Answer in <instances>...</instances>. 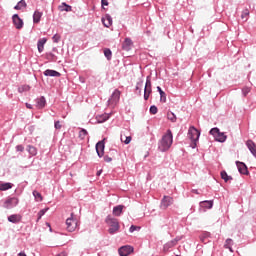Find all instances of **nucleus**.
Masks as SVG:
<instances>
[{"label":"nucleus","instance_id":"obj_1","mask_svg":"<svg viewBox=\"0 0 256 256\" xmlns=\"http://www.w3.org/2000/svg\"><path fill=\"white\" fill-rule=\"evenodd\" d=\"M171 145H173V132H171V129H168L158 142V150L161 153H165L171 149Z\"/></svg>","mask_w":256,"mask_h":256},{"label":"nucleus","instance_id":"obj_2","mask_svg":"<svg viewBox=\"0 0 256 256\" xmlns=\"http://www.w3.org/2000/svg\"><path fill=\"white\" fill-rule=\"evenodd\" d=\"M105 222L110 227L108 229V232L110 233V235H115V233H117V231H119V229L121 227L119 225V220H117V218L112 217L111 215H108L106 217Z\"/></svg>","mask_w":256,"mask_h":256},{"label":"nucleus","instance_id":"obj_3","mask_svg":"<svg viewBox=\"0 0 256 256\" xmlns=\"http://www.w3.org/2000/svg\"><path fill=\"white\" fill-rule=\"evenodd\" d=\"M209 133L214 137L215 141H217L218 143H225V141H227V135L221 132V130H219V128L217 127L212 128L209 131Z\"/></svg>","mask_w":256,"mask_h":256},{"label":"nucleus","instance_id":"obj_4","mask_svg":"<svg viewBox=\"0 0 256 256\" xmlns=\"http://www.w3.org/2000/svg\"><path fill=\"white\" fill-rule=\"evenodd\" d=\"M77 225H79V221L75 218V214L71 213L70 217L66 219V229L69 233H73L75 229H77Z\"/></svg>","mask_w":256,"mask_h":256},{"label":"nucleus","instance_id":"obj_5","mask_svg":"<svg viewBox=\"0 0 256 256\" xmlns=\"http://www.w3.org/2000/svg\"><path fill=\"white\" fill-rule=\"evenodd\" d=\"M199 137H201V132L195 126H190L188 129V139L196 142L199 141Z\"/></svg>","mask_w":256,"mask_h":256},{"label":"nucleus","instance_id":"obj_6","mask_svg":"<svg viewBox=\"0 0 256 256\" xmlns=\"http://www.w3.org/2000/svg\"><path fill=\"white\" fill-rule=\"evenodd\" d=\"M121 99V91L119 89H115L108 99V105H117L119 100Z\"/></svg>","mask_w":256,"mask_h":256},{"label":"nucleus","instance_id":"obj_7","mask_svg":"<svg viewBox=\"0 0 256 256\" xmlns=\"http://www.w3.org/2000/svg\"><path fill=\"white\" fill-rule=\"evenodd\" d=\"M17 205H19V198L12 197V198H8L7 200H5V202L3 204V208L4 209H13V207H17Z\"/></svg>","mask_w":256,"mask_h":256},{"label":"nucleus","instance_id":"obj_8","mask_svg":"<svg viewBox=\"0 0 256 256\" xmlns=\"http://www.w3.org/2000/svg\"><path fill=\"white\" fill-rule=\"evenodd\" d=\"M173 205V197L164 196L161 200L160 208L165 210Z\"/></svg>","mask_w":256,"mask_h":256},{"label":"nucleus","instance_id":"obj_9","mask_svg":"<svg viewBox=\"0 0 256 256\" xmlns=\"http://www.w3.org/2000/svg\"><path fill=\"white\" fill-rule=\"evenodd\" d=\"M133 246L125 245L118 249V253L120 256H129L130 253H133Z\"/></svg>","mask_w":256,"mask_h":256},{"label":"nucleus","instance_id":"obj_10","mask_svg":"<svg viewBox=\"0 0 256 256\" xmlns=\"http://www.w3.org/2000/svg\"><path fill=\"white\" fill-rule=\"evenodd\" d=\"M96 152L98 157H103V155L105 154V141L101 140L98 143H96Z\"/></svg>","mask_w":256,"mask_h":256},{"label":"nucleus","instance_id":"obj_11","mask_svg":"<svg viewBox=\"0 0 256 256\" xmlns=\"http://www.w3.org/2000/svg\"><path fill=\"white\" fill-rule=\"evenodd\" d=\"M236 166L240 175H249V170L245 163L236 161Z\"/></svg>","mask_w":256,"mask_h":256},{"label":"nucleus","instance_id":"obj_12","mask_svg":"<svg viewBox=\"0 0 256 256\" xmlns=\"http://www.w3.org/2000/svg\"><path fill=\"white\" fill-rule=\"evenodd\" d=\"M12 21H13L16 29H23V19H21V17H19V14H14L12 16Z\"/></svg>","mask_w":256,"mask_h":256},{"label":"nucleus","instance_id":"obj_13","mask_svg":"<svg viewBox=\"0 0 256 256\" xmlns=\"http://www.w3.org/2000/svg\"><path fill=\"white\" fill-rule=\"evenodd\" d=\"M35 103L37 109H45L47 106V99H45V96H41L35 99Z\"/></svg>","mask_w":256,"mask_h":256},{"label":"nucleus","instance_id":"obj_14","mask_svg":"<svg viewBox=\"0 0 256 256\" xmlns=\"http://www.w3.org/2000/svg\"><path fill=\"white\" fill-rule=\"evenodd\" d=\"M131 49H133V40L131 38H125L122 43V50L131 51Z\"/></svg>","mask_w":256,"mask_h":256},{"label":"nucleus","instance_id":"obj_15","mask_svg":"<svg viewBox=\"0 0 256 256\" xmlns=\"http://www.w3.org/2000/svg\"><path fill=\"white\" fill-rule=\"evenodd\" d=\"M179 241H180L179 238H175L171 241H168L166 244H164L163 251L167 252V251H169V249H173V247H175V245H177V243H179Z\"/></svg>","mask_w":256,"mask_h":256},{"label":"nucleus","instance_id":"obj_16","mask_svg":"<svg viewBox=\"0 0 256 256\" xmlns=\"http://www.w3.org/2000/svg\"><path fill=\"white\" fill-rule=\"evenodd\" d=\"M23 219V216H21V214H12L10 216H8V221L9 223H21V220Z\"/></svg>","mask_w":256,"mask_h":256},{"label":"nucleus","instance_id":"obj_17","mask_svg":"<svg viewBox=\"0 0 256 256\" xmlns=\"http://www.w3.org/2000/svg\"><path fill=\"white\" fill-rule=\"evenodd\" d=\"M102 23L104 25V27H111V25H113V18L111 17V15L106 14L104 18H102Z\"/></svg>","mask_w":256,"mask_h":256},{"label":"nucleus","instance_id":"obj_18","mask_svg":"<svg viewBox=\"0 0 256 256\" xmlns=\"http://www.w3.org/2000/svg\"><path fill=\"white\" fill-rule=\"evenodd\" d=\"M45 77H61V73L57 72V70H51V69H46L44 71Z\"/></svg>","mask_w":256,"mask_h":256},{"label":"nucleus","instance_id":"obj_19","mask_svg":"<svg viewBox=\"0 0 256 256\" xmlns=\"http://www.w3.org/2000/svg\"><path fill=\"white\" fill-rule=\"evenodd\" d=\"M125 208L124 205H118L115 206L112 210V213L115 217H121V214L123 213V209Z\"/></svg>","mask_w":256,"mask_h":256},{"label":"nucleus","instance_id":"obj_20","mask_svg":"<svg viewBox=\"0 0 256 256\" xmlns=\"http://www.w3.org/2000/svg\"><path fill=\"white\" fill-rule=\"evenodd\" d=\"M201 209H213V200H204L200 202Z\"/></svg>","mask_w":256,"mask_h":256},{"label":"nucleus","instance_id":"obj_21","mask_svg":"<svg viewBox=\"0 0 256 256\" xmlns=\"http://www.w3.org/2000/svg\"><path fill=\"white\" fill-rule=\"evenodd\" d=\"M42 17H43V12H39V10L34 11L33 23L34 24L40 23Z\"/></svg>","mask_w":256,"mask_h":256},{"label":"nucleus","instance_id":"obj_22","mask_svg":"<svg viewBox=\"0 0 256 256\" xmlns=\"http://www.w3.org/2000/svg\"><path fill=\"white\" fill-rule=\"evenodd\" d=\"M45 43H47L46 38L39 39L37 42V48L39 53H43V50L45 49Z\"/></svg>","mask_w":256,"mask_h":256},{"label":"nucleus","instance_id":"obj_23","mask_svg":"<svg viewBox=\"0 0 256 256\" xmlns=\"http://www.w3.org/2000/svg\"><path fill=\"white\" fill-rule=\"evenodd\" d=\"M157 91L160 94V101H162V103H166L167 95L165 94V91H163V89H161V86H157Z\"/></svg>","mask_w":256,"mask_h":256},{"label":"nucleus","instance_id":"obj_24","mask_svg":"<svg viewBox=\"0 0 256 256\" xmlns=\"http://www.w3.org/2000/svg\"><path fill=\"white\" fill-rule=\"evenodd\" d=\"M111 117L110 114H102L99 116H96V120L98 123H105V121H109V118Z\"/></svg>","mask_w":256,"mask_h":256},{"label":"nucleus","instance_id":"obj_25","mask_svg":"<svg viewBox=\"0 0 256 256\" xmlns=\"http://www.w3.org/2000/svg\"><path fill=\"white\" fill-rule=\"evenodd\" d=\"M27 7V2L25 0H20L17 5L14 6L16 11H21V9H25Z\"/></svg>","mask_w":256,"mask_h":256},{"label":"nucleus","instance_id":"obj_26","mask_svg":"<svg viewBox=\"0 0 256 256\" xmlns=\"http://www.w3.org/2000/svg\"><path fill=\"white\" fill-rule=\"evenodd\" d=\"M60 11H66L67 13H69L70 11H73V8L71 7V5L63 2L60 7H59Z\"/></svg>","mask_w":256,"mask_h":256},{"label":"nucleus","instance_id":"obj_27","mask_svg":"<svg viewBox=\"0 0 256 256\" xmlns=\"http://www.w3.org/2000/svg\"><path fill=\"white\" fill-rule=\"evenodd\" d=\"M220 175H221V179H223V181H225V183H227V181H233V177L228 176L227 171H225V170L221 171Z\"/></svg>","mask_w":256,"mask_h":256},{"label":"nucleus","instance_id":"obj_28","mask_svg":"<svg viewBox=\"0 0 256 256\" xmlns=\"http://www.w3.org/2000/svg\"><path fill=\"white\" fill-rule=\"evenodd\" d=\"M12 188H13V184L9 182L0 184V191H9V189H12Z\"/></svg>","mask_w":256,"mask_h":256},{"label":"nucleus","instance_id":"obj_29","mask_svg":"<svg viewBox=\"0 0 256 256\" xmlns=\"http://www.w3.org/2000/svg\"><path fill=\"white\" fill-rule=\"evenodd\" d=\"M211 236V234L209 232H204L202 235H200V241L201 243H209V237Z\"/></svg>","mask_w":256,"mask_h":256},{"label":"nucleus","instance_id":"obj_30","mask_svg":"<svg viewBox=\"0 0 256 256\" xmlns=\"http://www.w3.org/2000/svg\"><path fill=\"white\" fill-rule=\"evenodd\" d=\"M104 56L106 57L107 61H111V59H113V52H111V49H104Z\"/></svg>","mask_w":256,"mask_h":256},{"label":"nucleus","instance_id":"obj_31","mask_svg":"<svg viewBox=\"0 0 256 256\" xmlns=\"http://www.w3.org/2000/svg\"><path fill=\"white\" fill-rule=\"evenodd\" d=\"M151 93H153L152 88H144V100L145 101H149V97H150Z\"/></svg>","mask_w":256,"mask_h":256},{"label":"nucleus","instance_id":"obj_32","mask_svg":"<svg viewBox=\"0 0 256 256\" xmlns=\"http://www.w3.org/2000/svg\"><path fill=\"white\" fill-rule=\"evenodd\" d=\"M167 119L169 121H171V123H176L177 122V116L175 115V113H173L171 111L167 113Z\"/></svg>","mask_w":256,"mask_h":256},{"label":"nucleus","instance_id":"obj_33","mask_svg":"<svg viewBox=\"0 0 256 256\" xmlns=\"http://www.w3.org/2000/svg\"><path fill=\"white\" fill-rule=\"evenodd\" d=\"M27 151L30 155H32V157H35V155H37V148L35 146L28 145Z\"/></svg>","mask_w":256,"mask_h":256},{"label":"nucleus","instance_id":"obj_34","mask_svg":"<svg viewBox=\"0 0 256 256\" xmlns=\"http://www.w3.org/2000/svg\"><path fill=\"white\" fill-rule=\"evenodd\" d=\"M142 87H143V80H140L136 83V86H135V91L136 93H138V95H141L142 93Z\"/></svg>","mask_w":256,"mask_h":256},{"label":"nucleus","instance_id":"obj_35","mask_svg":"<svg viewBox=\"0 0 256 256\" xmlns=\"http://www.w3.org/2000/svg\"><path fill=\"white\" fill-rule=\"evenodd\" d=\"M46 59L48 61H52L55 63L57 61V56L50 52V53L46 54Z\"/></svg>","mask_w":256,"mask_h":256},{"label":"nucleus","instance_id":"obj_36","mask_svg":"<svg viewBox=\"0 0 256 256\" xmlns=\"http://www.w3.org/2000/svg\"><path fill=\"white\" fill-rule=\"evenodd\" d=\"M33 196L36 201H43V196L37 190L33 191Z\"/></svg>","mask_w":256,"mask_h":256},{"label":"nucleus","instance_id":"obj_37","mask_svg":"<svg viewBox=\"0 0 256 256\" xmlns=\"http://www.w3.org/2000/svg\"><path fill=\"white\" fill-rule=\"evenodd\" d=\"M88 135H89V132H87V130H85V128H82L79 132L80 139H85V137H87Z\"/></svg>","mask_w":256,"mask_h":256},{"label":"nucleus","instance_id":"obj_38","mask_svg":"<svg viewBox=\"0 0 256 256\" xmlns=\"http://www.w3.org/2000/svg\"><path fill=\"white\" fill-rule=\"evenodd\" d=\"M241 19H245V21H247V19H249V9L246 8L242 11Z\"/></svg>","mask_w":256,"mask_h":256},{"label":"nucleus","instance_id":"obj_39","mask_svg":"<svg viewBox=\"0 0 256 256\" xmlns=\"http://www.w3.org/2000/svg\"><path fill=\"white\" fill-rule=\"evenodd\" d=\"M47 211H49V208H44V209L40 210L38 212L37 221H39L43 217V215H45L47 213Z\"/></svg>","mask_w":256,"mask_h":256},{"label":"nucleus","instance_id":"obj_40","mask_svg":"<svg viewBox=\"0 0 256 256\" xmlns=\"http://www.w3.org/2000/svg\"><path fill=\"white\" fill-rule=\"evenodd\" d=\"M144 89H152L151 86V76L146 77V83H145V88Z\"/></svg>","mask_w":256,"mask_h":256},{"label":"nucleus","instance_id":"obj_41","mask_svg":"<svg viewBox=\"0 0 256 256\" xmlns=\"http://www.w3.org/2000/svg\"><path fill=\"white\" fill-rule=\"evenodd\" d=\"M249 93H251V88H249L247 86L242 88V95H243V97H247V95H249Z\"/></svg>","mask_w":256,"mask_h":256},{"label":"nucleus","instance_id":"obj_42","mask_svg":"<svg viewBox=\"0 0 256 256\" xmlns=\"http://www.w3.org/2000/svg\"><path fill=\"white\" fill-rule=\"evenodd\" d=\"M157 111H159L157 106L155 105L150 106L149 112L151 113V115H157Z\"/></svg>","mask_w":256,"mask_h":256},{"label":"nucleus","instance_id":"obj_43","mask_svg":"<svg viewBox=\"0 0 256 256\" xmlns=\"http://www.w3.org/2000/svg\"><path fill=\"white\" fill-rule=\"evenodd\" d=\"M135 231H141V227L131 225L130 228H129V233H135Z\"/></svg>","mask_w":256,"mask_h":256},{"label":"nucleus","instance_id":"obj_44","mask_svg":"<svg viewBox=\"0 0 256 256\" xmlns=\"http://www.w3.org/2000/svg\"><path fill=\"white\" fill-rule=\"evenodd\" d=\"M132 139L133 138L131 136H126L125 140H123V136H121V141H122V143H125V145H129V143H131Z\"/></svg>","mask_w":256,"mask_h":256},{"label":"nucleus","instance_id":"obj_45","mask_svg":"<svg viewBox=\"0 0 256 256\" xmlns=\"http://www.w3.org/2000/svg\"><path fill=\"white\" fill-rule=\"evenodd\" d=\"M52 41H53V43H59V41H61V35L54 34L52 37Z\"/></svg>","mask_w":256,"mask_h":256},{"label":"nucleus","instance_id":"obj_46","mask_svg":"<svg viewBox=\"0 0 256 256\" xmlns=\"http://www.w3.org/2000/svg\"><path fill=\"white\" fill-rule=\"evenodd\" d=\"M30 89H31V87H29V85H24L21 88H18V92L23 93L25 91H29Z\"/></svg>","mask_w":256,"mask_h":256},{"label":"nucleus","instance_id":"obj_47","mask_svg":"<svg viewBox=\"0 0 256 256\" xmlns=\"http://www.w3.org/2000/svg\"><path fill=\"white\" fill-rule=\"evenodd\" d=\"M16 151L23 153V151H25V147H23V145H17L16 146Z\"/></svg>","mask_w":256,"mask_h":256},{"label":"nucleus","instance_id":"obj_48","mask_svg":"<svg viewBox=\"0 0 256 256\" xmlns=\"http://www.w3.org/2000/svg\"><path fill=\"white\" fill-rule=\"evenodd\" d=\"M231 245H233V239H230V238L226 239L225 247L227 246L231 247Z\"/></svg>","mask_w":256,"mask_h":256},{"label":"nucleus","instance_id":"obj_49","mask_svg":"<svg viewBox=\"0 0 256 256\" xmlns=\"http://www.w3.org/2000/svg\"><path fill=\"white\" fill-rule=\"evenodd\" d=\"M54 127H55V129H61V122L60 121H55L54 122Z\"/></svg>","mask_w":256,"mask_h":256},{"label":"nucleus","instance_id":"obj_50","mask_svg":"<svg viewBox=\"0 0 256 256\" xmlns=\"http://www.w3.org/2000/svg\"><path fill=\"white\" fill-rule=\"evenodd\" d=\"M101 5H102V7L109 6V0H101Z\"/></svg>","mask_w":256,"mask_h":256},{"label":"nucleus","instance_id":"obj_51","mask_svg":"<svg viewBox=\"0 0 256 256\" xmlns=\"http://www.w3.org/2000/svg\"><path fill=\"white\" fill-rule=\"evenodd\" d=\"M104 161L106 162V163H111V161H113V158H111V157H109V156H104Z\"/></svg>","mask_w":256,"mask_h":256},{"label":"nucleus","instance_id":"obj_52","mask_svg":"<svg viewBox=\"0 0 256 256\" xmlns=\"http://www.w3.org/2000/svg\"><path fill=\"white\" fill-rule=\"evenodd\" d=\"M190 147H192L193 149H195L197 147V141H192V144L190 145Z\"/></svg>","mask_w":256,"mask_h":256},{"label":"nucleus","instance_id":"obj_53","mask_svg":"<svg viewBox=\"0 0 256 256\" xmlns=\"http://www.w3.org/2000/svg\"><path fill=\"white\" fill-rule=\"evenodd\" d=\"M26 108L27 109H33V105L29 104V103H26Z\"/></svg>","mask_w":256,"mask_h":256},{"label":"nucleus","instance_id":"obj_54","mask_svg":"<svg viewBox=\"0 0 256 256\" xmlns=\"http://www.w3.org/2000/svg\"><path fill=\"white\" fill-rule=\"evenodd\" d=\"M192 192L195 193V195H199V190L197 189H192Z\"/></svg>","mask_w":256,"mask_h":256},{"label":"nucleus","instance_id":"obj_55","mask_svg":"<svg viewBox=\"0 0 256 256\" xmlns=\"http://www.w3.org/2000/svg\"><path fill=\"white\" fill-rule=\"evenodd\" d=\"M102 173H103V170H99V171L96 173L97 177H99Z\"/></svg>","mask_w":256,"mask_h":256},{"label":"nucleus","instance_id":"obj_56","mask_svg":"<svg viewBox=\"0 0 256 256\" xmlns=\"http://www.w3.org/2000/svg\"><path fill=\"white\" fill-rule=\"evenodd\" d=\"M47 227H49L50 231H53V229H51V224L49 222L46 223Z\"/></svg>","mask_w":256,"mask_h":256},{"label":"nucleus","instance_id":"obj_57","mask_svg":"<svg viewBox=\"0 0 256 256\" xmlns=\"http://www.w3.org/2000/svg\"><path fill=\"white\" fill-rule=\"evenodd\" d=\"M18 256H27V254H25V252H20Z\"/></svg>","mask_w":256,"mask_h":256},{"label":"nucleus","instance_id":"obj_58","mask_svg":"<svg viewBox=\"0 0 256 256\" xmlns=\"http://www.w3.org/2000/svg\"><path fill=\"white\" fill-rule=\"evenodd\" d=\"M53 51H57V48H53Z\"/></svg>","mask_w":256,"mask_h":256},{"label":"nucleus","instance_id":"obj_59","mask_svg":"<svg viewBox=\"0 0 256 256\" xmlns=\"http://www.w3.org/2000/svg\"><path fill=\"white\" fill-rule=\"evenodd\" d=\"M227 248L230 249V251H233V250H231V247L228 246Z\"/></svg>","mask_w":256,"mask_h":256},{"label":"nucleus","instance_id":"obj_60","mask_svg":"<svg viewBox=\"0 0 256 256\" xmlns=\"http://www.w3.org/2000/svg\"><path fill=\"white\" fill-rule=\"evenodd\" d=\"M227 248L230 249V251H233V250H231V247L228 246Z\"/></svg>","mask_w":256,"mask_h":256},{"label":"nucleus","instance_id":"obj_61","mask_svg":"<svg viewBox=\"0 0 256 256\" xmlns=\"http://www.w3.org/2000/svg\"><path fill=\"white\" fill-rule=\"evenodd\" d=\"M176 256H179V255H176Z\"/></svg>","mask_w":256,"mask_h":256}]
</instances>
